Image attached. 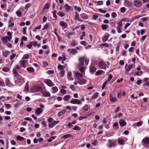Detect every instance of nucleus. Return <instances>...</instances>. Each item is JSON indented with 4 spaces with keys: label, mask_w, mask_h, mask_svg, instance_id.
<instances>
[{
    "label": "nucleus",
    "mask_w": 149,
    "mask_h": 149,
    "mask_svg": "<svg viewBox=\"0 0 149 149\" xmlns=\"http://www.w3.org/2000/svg\"><path fill=\"white\" fill-rule=\"evenodd\" d=\"M78 60L79 63L77 65L78 67L84 66V62H85V65H87L88 64L89 62V59L85 57H79Z\"/></svg>",
    "instance_id": "nucleus-1"
},
{
    "label": "nucleus",
    "mask_w": 149,
    "mask_h": 149,
    "mask_svg": "<svg viewBox=\"0 0 149 149\" xmlns=\"http://www.w3.org/2000/svg\"><path fill=\"white\" fill-rule=\"evenodd\" d=\"M143 143V146L146 148H148L149 147V137L145 138L143 139L142 141Z\"/></svg>",
    "instance_id": "nucleus-2"
},
{
    "label": "nucleus",
    "mask_w": 149,
    "mask_h": 149,
    "mask_svg": "<svg viewBox=\"0 0 149 149\" xmlns=\"http://www.w3.org/2000/svg\"><path fill=\"white\" fill-rule=\"evenodd\" d=\"M12 38L11 36L8 37V36H3L1 38V40L4 45H6L8 43V41H10Z\"/></svg>",
    "instance_id": "nucleus-3"
},
{
    "label": "nucleus",
    "mask_w": 149,
    "mask_h": 149,
    "mask_svg": "<svg viewBox=\"0 0 149 149\" xmlns=\"http://www.w3.org/2000/svg\"><path fill=\"white\" fill-rule=\"evenodd\" d=\"M70 102L73 104H77L79 105H81L82 104V102L80 100L72 98L70 101Z\"/></svg>",
    "instance_id": "nucleus-4"
},
{
    "label": "nucleus",
    "mask_w": 149,
    "mask_h": 149,
    "mask_svg": "<svg viewBox=\"0 0 149 149\" xmlns=\"http://www.w3.org/2000/svg\"><path fill=\"white\" fill-rule=\"evenodd\" d=\"M98 65L99 68L101 69L105 68L107 66L106 63L102 61H99L98 63Z\"/></svg>",
    "instance_id": "nucleus-5"
},
{
    "label": "nucleus",
    "mask_w": 149,
    "mask_h": 149,
    "mask_svg": "<svg viewBox=\"0 0 149 149\" xmlns=\"http://www.w3.org/2000/svg\"><path fill=\"white\" fill-rule=\"evenodd\" d=\"M44 82L45 84L49 87H52L54 85V83L49 79L46 80Z\"/></svg>",
    "instance_id": "nucleus-6"
},
{
    "label": "nucleus",
    "mask_w": 149,
    "mask_h": 149,
    "mask_svg": "<svg viewBox=\"0 0 149 149\" xmlns=\"http://www.w3.org/2000/svg\"><path fill=\"white\" fill-rule=\"evenodd\" d=\"M134 6L137 7H140L142 5V2L139 0H136L134 1Z\"/></svg>",
    "instance_id": "nucleus-7"
},
{
    "label": "nucleus",
    "mask_w": 149,
    "mask_h": 149,
    "mask_svg": "<svg viewBox=\"0 0 149 149\" xmlns=\"http://www.w3.org/2000/svg\"><path fill=\"white\" fill-rule=\"evenodd\" d=\"M41 93L42 94L43 96L45 97H48L50 95V93L46 90H42Z\"/></svg>",
    "instance_id": "nucleus-8"
},
{
    "label": "nucleus",
    "mask_w": 149,
    "mask_h": 149,
    "mask_svg": "<svg viewBox=\"0 0 149 149\" xmlns=\"http://www.w3.org/2000/svg\"><path fill=\"white\" fill-rule=\"evenodd\" d=\"M86 80L84 79H78L77 83L80 85L86 84Z\"/></svg>",
    "instance_id": "nucleus-9"
},
{
    "label": "nucleus",
    "mask_w": 149,
    "mask_h": 149,
    "mask_svg": "<svg viewBox=\"0 0 149 149\" xmlns=\"http://www.w3.org/2000/svg\"><path fill=\"white\" fill-rule=\"evenodd\" d=\"M59 25L62 27V28L64 29L67 28L68 26L67 24L63 21H60L59 22Z\"/></svg>",
    "instance_id": "nucleus-10"
},
{
    "label": "nucleus",
    "mask_w": 149,
    "mask_h": 149,
    "mask_svg": "<svg viewBox=\"0 0 149 149\" xmlns=\"http://www.w3.org/2000/svg\"><path fill=\"white\" fill-rule=\"evenodd\" d=\"M135 66V65L134 64H130L128 65V67L125 69L126 71H125V72H129L131 69L133 67H134Z\"/></svg>",
    "instance_id": "nucleus-11"
},
{
    "label": "nucleus",
    "mask_w": 149,
    "mask_h": 149,
    "mask_svg": "<svg viewBox=\"0 0 149 149\" xmlns=\"http://www.w3.org/2000/svg\"><path fill=\"white\" fill-rule=\"evenodd\" d=\"M68 52L70 51V53L73 55H74L77 52V51L74 49H68Z\"/></svg>",
    "instance_id": "nucleus-12"
},
{
    "label": "nucleus",
    "mask_w": 149,
    "mask_h": 149,
    "mask_svg": "<svg viewBox=\"0 0 149 149\" xmlns=\"http://www.w3.org/2000/svg\"><path fill=\"white\" fill-rule=\"evenodd\" d=\"M42 112V110L40 108H38L35 111L36 115L38 116Z\"/></svg>",
    "instance_id": "nucleus-13"
},
{
    "label": "nucleus",
    "mask_w": 149,
    "mask_h": 149,
    "mask_svg": "<svg viewBox=\"0 0 149 149\" xmlns=\"http://www.w3.org/2000/svg\"><path fill=\"white\" fill-rule=\"evenodd\" d=\"M79 67L78 68V69L81 73L83 74L84 73L85 70L86 69V67L85 66H82Z\"/></svg>",
    "instance_id": "nucleus-14"
},
{
    "label": "nucleus",
    "mask_w": 149,
    "mask_h": 149,
    "mask_svg": "<svg viewBox=\"0 0 149 149\" xmlns=\"http://www.w3.org/2000/svg\"><path fill=\"white\" fill-rule=\"evenodd\" d=\"M119 123L120 126H123L127 124L125 120L122 119L120 120Z\"/></svg>",
    "instance_id": "nucleus-15"
},
{
    "label": "nucleus",
    "mask_w": 149,
    "mask_h": 149,
    "mask_svg": "<svg viewBox=\"0 0 149 149\" xmlns=\"http://www.w3.org/2000/svg\"><path fill=\"white\" fill-rule=\"evenodd\" d=\"M75 76L78 78V79H80L83 77V75L79 72H77L74 73Z\"/></svg>",
    "instance_id": "nucleus-16"
},
{
    "label": "nucleus",
    "mask_w": 149,
    "mask_h": 149,
    "mask_svg": "<svg viewBox=\"0 0 149 149\" xmlns=\"http://www.w3.org/2000/svg\"><path fill=\"white\" fill-rule=\"evenodd\" d=\"M26 61L24 60H21L20 62V65L21 66L24 68H25L26 66L25 65V63Z\"/></svg>",
    "instance_id": "nucleus-17"
},
{
    "label": "nucleus",
    "mask_w": 149,
    "mask_h": 149,
    "mask_svg": "<svg viewBox=\"0 0 149 149\" xmlns=\"http://www.w3.org/2000/svg\"><path fill=\"white\" fill-rule=\"evenodd\" d=\"M108 146L109 148H111L114 145V142H112L111 140L109 139L108 140Z\"/></svg>",
    "instance_id": "nucleus-18"
},
{
    "label": "nucleus",
    "mask_w": 149,
    "mask_h": 149,
    "mask_svg": "<svg viewBox=\"0 0 149 149\" xmlns=\"http://www.w3.org/2000/svg\"><path fill=\"white\" fill-rule=\"evenodd\" d=\"M42 89L40 86H36L34 88V90L36 92H41Z\"/></svg>",
    "instance_id": "nucleus-19"
},
{
    "label": "nucleus",
    "mask_w": 149,
    "mask_h": 149,
    "mask_svg": "<svg viewBox=\"0 0 149 149\" xmlns=\"http://www.w3.org/2000/svg\"><path fill=\"white\" fill-rule=\"evenodd\" d=\"M96 70V68L94 66H91L90 67V72L92 73H94Z\"/></svg>",
    "instance_id": "nucleus-20"
},
{
    "label": "nucleus",
    "mask_w": 149,
    "mask_h": 149,
    "mask_svg": "<svg viewBox=\"0 0 149 149\" xmlns=\"http://www.w3.org/2000/svg\"><path fill=\"white\" fill-rule=\"evenodd\" d=\"M2 55L5 57H7L10 54V52L8 51H6V52H2Z\"/></svg>",
    "instance_id": "nucleus-21"
},
{
    "label": "nucleus",
    "mask_w": 149,
    "mask_h": 149,
    "mask_svg": "<svg viewBox=\"0 0 149 149\" xmlns=\"http://www.w3.org/2000/svg\"><path fill=\"white\" fill-rule=\"evenodd\" d=\"M113 128L115 130H118L119 128L118 123L117 122L114 123L113 124Z\"/></svg>",
    "instance_id": "nucleus-22"
},
{
    "label": "nucleus",
    "mask_w": 149,
    "mask_h": 149,
    "mask_svg": "<svg viewBox=\"0 0 149 149\" xmlns=\"http://www.w3.org/2000/svg\"><path fill=\"white\" fill-rule=\"evenodd\" d=\"M26 70L28 72L30 73H32L34 72L35 70L34 68L32 67H29L27 68Z\"/></svg>",
    "instance_id": "nucleus-23"
},
{
    "label": "nucleus",
    "mask_w": 149,
    "mask_h": 149,
    "mask_svg": "<svg viewBox=\"0 0 149 149\" xmlns=\"http://www.w3.org/2000/svg\"><path fill=\"white\" fill-rule=\"evenodd\" d=\"M81 17L83 19H86L88 18V17L87 15L84 13H82L80 15Z\"/></svg>",
    "instance_id": "nucleus-24"
},
{
    "label": "nucleus",
    "mask_w": 149,
    "mask_h": 149,
    "mask_svg": "<svg viewBox=\"0 0 149 149\" xmlns=\"http://www.w3.org/2000/svg\"><path fill=\"white\" fill-rule=\"evenodd\" d=\"M65 68V66L62 65L60 64H58L57 67L58 70L60 71L64 70V69Z\"/></svg>",
    "instance_id": "nucleus-25"
},
{
    "label": "nucleus",
    "mask_w": 149,
    "mask_h": 149,
    "mask_svg": "<svg viewBox=\"0 0 149 149\" xmlns=\"http://www.w3.org/2000/svg\"><path fill=\"white\" fill-rule=\"evenodd\" d=\"M64 8L67 12L71 10V7L68 5L67 4H65L64 6Z\"/></svg>",
    "instance_id": "nucleus-26"
},
{
    "label": "nucleus",
    "mask_w": 149,
    "mask_h": 149,
    "mask_svg": "<svg viewBox=\"0 0 149 149\" xmlns=\"http://www.w3.org/2000/svg\"><path fill=\"white\" fill-rule=\"evenodd\" d=\"M63 98L65 101H67L70 98V95H66Z\"/></svg>",
    "instance_id": "nucleus-27"
},
{
    "label": "nucleus",
    "mask_w": 149,
    "mask_h": 149,
    "mask_svg": "<svg viewBox=\"0 0 149 149\" xmlns=\"http://www.w3.org/2000/svg\"><path fill=\"white\" fill-rule=\"evenodd\" d=\"M66 111L65 109H63L62 111L59 112L58 114V117H60L63 115L64 113H65Z\"/></svg>",
    "instance_id": "nucleus-28"
},
{
    "label": "nucleus",
    "mask_w": 149,
    "mask_h": 149,
    "mask_svg": "<svg viewBox=\"0 0 149 149\" xmlns=\"http://www.w3.org/2000/svg\"><path fill=\"white\" fill-rule=\"evenodd\" d=\"M75 15L74 17V20L75 21L77 20L79 18V15L77 12H75Z\"/></svg>",
    "instance_id": "nucleus-29"
},
{
    "label": "nucleus",
    "mask_w": 149,
    "mask_h": 149,
    "mask_svg": "<svg viewBox=\"0 0 149 149\" xmlns=\"http://www.w3.org/2000/svg\"><path fill=\"white\" fill-rule=\"evenodd\" d=\"M103 72L104 73V72L102 70H98L95 73V75L97 76L102 74Z\"/></svg>",
    "instance_id": "nucleus-30"
},
{
    "label": "nucleus",
    "mask_w": 149,
    "mask_h": 149,
    "mask_svg": "<svg viewBox=\"0 0 149 149\" xmlns=\"http://www.w3.org/2000/svg\"><path fill=\"white\" fill-rule=\"evenodd\" d=\"M110 100L111 102H114L117 100V99L116 97H113L111 94L109 95Z\"/></svg>",
    "instance_id": "nucleus-31"
},
{
    "label": "nucleus",
    "mask_w": 149,
    "mask_h": 149,
    "mask_svg": "<svg viewBox=\"0 0 149 149\" xmlns=\"http://www.w3.org/2000/svg\"><path fill=\"white\" fill-rule=\"evenodd\" d=\"M124 140L121 139H118V142L120 145H123L124 144Z\"/></svg>",
    "instance_id": "nucleus-32"
},
{
    "label": "nucleus",
    "mask_w": 149,
    "mask_h": 149,
    "mask_svg": "<svg viewBox=\"0 0 149 149\" xmlns=\"http://www.w3.org/2000/svg\"><path fill=\"white\" fill-rule=\"evenodd\" d=\"M52 93H56L58 91V89L56 86L53 87L52 88Z\"/></svg>",
    "instance_id": "nucleus-33"
},
{
    "label": "nucleus",
    "mask_w": 149,
    "mask_h": 149,
    "mask_svg": "<svg viewBox=\"0 0 149 149\" xmlns=\"http://www.w3.org/2000/svg\"><path fill=\"white\" fill-rule=\"evenodd\" d=\"M99 94L97 92H96L95 93L93 94L91 97V99H96L98 97Z\"/></svg>",
    "instance_id": "nucleus-34"
},
{
    "label": "nucleus",
    "mask_w": 149,
    "mask_h": 149,
    "mask_svg": "<svg viewBox=\"0 0 149 149\" xmlns=\"http://www.w3.org/2000/svg\"><path fill=\"white\" fill-rule=\"evenodd\" d=\"M6 84L7 86H8L9 87L10 86L11 84V83L10 82V81L7 79H6Z\"/></svg>",
    "instance_id": "nucleus-35"
},
{
    "label": "nucleus",
    "mask_w": 149,
    "mask_h": 149,
    "mask_svg": "<svg viewBox=\"0 0 149 149\" xmlns=\"http://www.w3.org/2000/svg\"><path fill=\"white\" fill-rule=\"evenodd\" d=\"M72 137V135L71 134H67L64 135L62 136V137L64 139H67L69 137Z\"/></svg>",
    "instance_id": "nucleus-36"
},
{
    "label": "nucleus",
    "mask_w": 149,
    "mask_h": 149,
    "mask_svg": "<svg viewBox=\"0 0 149 149\" xmlns=\"http://www.w3.org/2000/svg\"><path fill=\"white\" fill-rule=\"evenodd\" d=\"M57 15L61 17H63L65 15V14L63 12L59 11L57 13Z\"/></svg>",
    "instance_id": "nucleus-37"
},
{
    "label": "nucleus",
    "mask_w": 149,
    "mask_h": 149,
    "mask_svg": "<svg viewBox=\"0 0 149 149\" xmlns=\"http://www.w3.org/2000/svg\"><path fill=\"white\" fill-rule=\"evenodd\" d=\"M108 27V26L107 25L103 24L101 25V28L103 30H105Z\"/></svg>",
    "instance_id": "nucleus-38"
},
{
    "label": "nucleus",
    "mask_w": 149,
    "mask_h": 149,
    "mask_svg": "<svg viewBox=\"0 0 149 149\" xmlns=\"http://www.w3.org/2000/svg\"><path fill=\"white\" fill-rule=\"evenodd\" d=\"M50 5V3H46L44 5L43 9L45 10L49 8Z\"/></svg>",
    "instance_id": "nucleus-39"
},
{
    "label": "nucleus",
    "mask_w": 149,
    "mask_h": 149,
    "mask_svg": "<svg viewBox=\"0 0 149 149\" xmlns=\"http://www.w3.org/2000/svg\"><path fill=\"white\" fill-rule=\"evenodd\" d=\"M125 5L127 6L128 7L131 6L132 5V3L131 2H128L127 1L125 2Z\"/></svg>",
    "instance_id": "nucleus-40"
},
{
    "label": "nucleus",
    "mask_w": 149,
    "mask_h": 149,
    "mask_svg": "<svg viewBox=\"0 0 149 149\" xmlns=\"http://www.w3.org/2000/svg\"><path fill=\"white\" fill-rule=\"evenodd\" d=\"M90 107L87 105H85V106L83 107V110H84L85 111H87L88 109Z\"/></svg>",
    "instance_id": "nucleus-41"
},
{
    "label": "nucleus",
    "mask_w": 149,
    "mask_h": 149,
    "mask_svg": "<svg viewBox=\"0 0 149 149\" xmlns=\"http://www.w3.org/2000/svg\"><path fill=\"white\" fill-rule=\"evenodd\" d=\"M16 139L17 140L19 141H22L24 139V137L19 135L17 136Z\"/></svg>",
    "instance_id": "nucleus-42"
},
{
    "label": "nucleus",
    "mask_w": 149,
    "mask_h": 149,
    "mask_svg": "<svg viewBox=\"0 0 149 149\" xmlns=\"http://www.w3.org/2000/svg\"><path fill=\"white\" fill-rule=\"evenodd\" d=\"M13 74H15V76H17L19 75V74L17 73L16 68H14L13 69Z\"/></svg>",
    "instance_id": "nucleus-43"
},
{
    "label": "nucleus",
    "mask_w": 149,
    "mask_h": 149,
    "mask_svg": "<svg viewBox=\"0 0 149 149\" xmlns=\"http://www.w3.org/2000/svg\"><path fill=\"white\" fill-rule=\"evenodd\" d=\"M72 129L74 130L79 131L80 130L81 128L78 126H76L75 127L72 128Z\"/></svg>",
    "instance_id": "nucleus-44"
},
{
    "label": "nucleus",
    "mask_w": 149,
    "mask_h": 149,
    "mask_svg": "<svg viewBox=\"0 0 149 149\" xmlns=\"http://www.w3.org/2000/svg\"><path fill=\"white\" fill-rule=\"evenodd\" d=\"M31 5L30 3H28L25 5L24 8L27 10L31 6Z\"/></svg>",
    "instance_id": "nucleus-45"
},
{
    "label": "nucleus",
    "mask_w": 149,
    "mask_h": 149,
    "mask_svg": "<svg viewBox=\"0 0 149 149\" xmlns=\"http://www.w3.org/2000/svg\"><path fill=\"white\" fill-rule=\"evenodd\" d=\"M117 27L121 28L123 26V23L121 22H119L117 23Z\"/></svg>",
    "instance_id": "nucleus-46"
},
{
    "label": "nucleus",
    "mask_w": 149,
    "mask_h": 149,
    "mask_svg": "<svg viewBox=\"0 0 149 149\" xmlns=\"http://www.w3.org/2000/svg\"><path fill=\"white\" fill-rule=\"evenodd\" d=\"M24 91L26 92L29 91V85L28 84H26L24 88Z\"/></svg>",
    "instance_id": "nucleus-47"
},
{
    "label": "nucleus",
    "mask_w": 149,
    "mask_h": 149,
    "mask_svg": "<svg viewBox=\"0 0 149 149\" xmlns=\"http://www.w3.org/2000/svg\"><path fill=\"white\" fill-rule=\"evenodd\" d=\"M74 9H75V10L78 11L79 12H80L81 10V8L77 6H75L74 7Z\"/></svg>",
    "instance_id": "nucleus-48"
},
{
    "label": "nucleus",
    "mask_w": 149,
    "mask_h": 149,
    "mask_svg": "<svg viewBox=\"0 0 149 149\" xmlns=\"http://www.w3.org/2000/svg\"><path fill=\"white\" fill-rule=\"evenodd\" d=\"M29 55L27 54H24L22 58V59H28L29 58Z\"/></svg>",
    "instance_id": "nucleus-49"
},
{
    "label": "nucleus",
    "mask_w": 149,
    "mask_h": 149,
    "mask_svg": "<svg viewBox=\"0 0 149 149\" xmlns=\"http://www.w3.org/2000/svg\"><path fill=\"white\" fill-rule=\"evenodd\" d=\"M16 13L17 16L19 17L21 16L22 13L21 11L18 10L16 11Z\"/></svg>",
    "instance_id": "nucleus-50"
},
{
    "label": "nucleus",
    "mask_w": 149,
    "mask_h": 149,
    "mask_svg": "<svg viewBox=\"0 0 149 149\" xmlns=\"http://www.w3.org/2000/svg\"><path fill=\"white\" fill-rule=\"evenodd\" d=\"M143 72L141 71H137L136 72V74L137 76H140L141 75Z\"/></svg>",
    "instance_id": "nucleus-51"
},
{
    "label": "nucleus",
    "mask_w": 149,
    "mask_h": 149,
    "mask_svg": "<svg viewBox=\"0 0 149 149\" xmlns=\"http://www.w3.org/2000/svg\"><path fill=\"white\" fill-rule=\"evenodd\" d=\"M32 41L30 42L29 44L27 45L26 47L28 49H30L32 47Z\"/></svg>",
    "instance_id": "nucleus-52"
},
{
    "label": "nucleus",
    "mask_w": 149,
    "mask_h": 149,
    "mask_svg": "<svg viewBox=\"0 0 149 149\" xmlns=\"http://www.w3.org/2000/svg\"><path fill=\"white\" fill-rule=\"evenodd\" d=\"M70 45L72 46V47H74L76 45V40H74L72 41L71 43L70 44Z\"/></svg>",
    "instance_id": "nucleus-53"
},
{
    "label": "nucleus",
    "mask_w": 149,
    "mask_h": 149,
    "mask_svg": "<svg viewBox=\"0 0 149 149\" xmlns=\"http://www.w3.org/2000/svg\"><path fill=\"white\" fill-rule=\"evenodd\" d=\"M2 70L5 72H8L9 70V69L8 68L5 67L3 68Z\"/></svg>",
    "instance_id": "nucleus-54"
},
{
    "label": "nucleus",
    "mask_w": 149,
    "mask_h": 149,
    "mask_svg": "<svg viewBox=\"0 0 149 149\" xmlns=\"http://www.w3.org/2000/svg\"><path fill=\"white\" fill-rule=\"evenodd\" d=\"M56 10H54L53 12V17L54 18H55L56 19L57 18V16L56 15Z\"/></svg>",
    "instance_id": "nucleus-55"
},
{
    "label": "nucleus",
    "mask_w": 149,
    "mask_h": 149,
    "mask_svg": "<svg viewBox=\"0 0 149 149\" xmlns=\"http://www.w3.org/2000/svg\"><path fill=\"white\" fill-rule=\"evenodd\" d=\"M60 92H61V94H62L63 95H64V94H65L66 93V91H65V90L64 89H61L60 90Z\"/></svg>",
    "instance_id": "nucleus-56"
},
{
    "label": "nucleus",
    "mask_w": 149,
    "mask_h": 149,
    "mask_svg": "<svg viewBox=\"0 0 149 149\" xmlns=\"http://www.w3.org/2000/svg\"><path fill=\"white\" fill-rule=\"evenodd\" d=\"M86 35L85 33V32L84 31L82 32V34L81 36L80 37V39L81 40H82L83 39V38Z\"/></svg>",
    "instance_id": "nucleus-57"
},
{
    "label": "nucleus",
    "mask_w": 149,
    "mask_h": 149,
    "mask_svg": "<svg viewBox=\"0 0 149 149\" xmlns=\"http://www.w3.org/2000/svg\"><path fill=\"white\" fill-rule=\"evenodd\" d=\"M98 10L99 11L100 13H105L107 12V11L105 10H102L100 8L98 9Z\"/></svg>",
    "instance_id": "nucleus-58"
},
{
    "label": "nucleus",
    "mask_w": 149,
    "mask_h": 149,
    "mask_svg": "<svg viewBox=\"0 0 149 149\" xmlns=\"http://www.w3.org/2000/svg\"><path fill=\"white\" fill-rule=\"evenodd\" d=\"M125 11V8L123 7L120 8V12L122 13H124Z\"/></svg>",
    "instance_id": "nucleus-59"
},
{
    "label": "nucleus",
    "mask_w": 149,
    "mask_h": 149,
    "mask_svg": "<svg viewBox=\"0 0 149 149\" xmlns=\"http://www.w3.org/2000/svg\"><path fill=\"white\" fill-rule=\"evenodd\" d=\"M100 46H104L106 47H109V45L107 43H104L101 44L100 45Z\"/></svg>",
    "instance_id": "nucleus-60"
},
{
    "label": "nucleus",
    "mask_w": 149,
    "mask_h": 149,
    "mask_svg": "<svg viewBox=\"0 0 149 149\" xmlns=\"http://www.w3.org/2000/svg\"><path fill=\"white\" fill-rule=\"evenodd\" d=\"M60 73L61 74V76L62 77H63L64 76V74H65V70H62L60 71Z\"/></svg>",
    "instance_id": "nucleus-61"
},
{
    "label": "nucleus",
    "mask_w": 149,
    "mask_h": 149,
    "mask_svg": "<svg viewBox=\"0 0 149 149\" xmlns=\"http://www.w3.org/2000/svg\"><path fill=\"white\" fill-rule=\"evenodd\" d=\"M47 73L48 74L50 75L54 73V72L53 70H49L47 71Z\"/></svg>",
    "instance_id": "nucleus-62"
},
{
    "label": "nucleus",
    "mask_w": 149,
    "mask_h": 149,
    "mask_svg": "<svg viewBox=\"0 0 149 149\" xmlns=\"http://www.w3.org/2000/svg\"><path fill=\"white\" fill-rule=\"evenodd\" d=\"M108 38V37L107 36H105L102 39V41L103 42H105L107 41Z\"/></svg>",
    "instance_id": "nucleus-63"
},
{
    "label": "nucleus",
    "mask_w": 149,
    "mask_h": 149,
    "mask_svg": "<svg viewBox=\"0 0 149 149\" xmlns=\"http://www.w3.org/2000/svg\"><path fill=\"white\" fill-rule=\"evenodd\" d=\"M92 145L94 146H96L97 145V141H95L92 142Z\"/></svg>",
    "instance_id": "nucleus-64"
}]
</instances>
